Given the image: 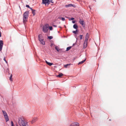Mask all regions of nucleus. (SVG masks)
Wrapping results in <instances>:
<instances>
[{
    "label": "nucleus",
    "mask_w": 126,
    "mask_h": 126,
    "mask_svg": "<svg viewBox=\"0 0 126 126\" xmlns=\"http://www.w3.org/2000/svg\"><path fill=\"white\" fill-rule=\"evenodd\" d=\"M72 46H69L67 47L66 49V51H68L70 50Z\"/></svg>",
    "instance_id": "nucleus-19"
},
{
    "label": "nucleus",
    "mask_w": 126,
    "mask_h": 126,
    "mask_svg": "<svg viewBox=\"0 0 126 126\" xmlns=\"http://www.w3.org/2000/svg\"><path fill=\"white\" fill-rule=\"evenodd\" d=\"M35 10L34 9H33L32 11V13L33 14V16H34L35 15Z\"/></svg>",
    "instance_id": "nucleus-21"
},
{
    "label": "nucleus",
    "mask_w": 126,
    "mask_h": 126,
    "mask_svg": "<svg viewBox=\"0 0 126 126\" xmlns=\"http://www.w3.org/2000/svg\"><path fill=\"white\" fill-rule=\"evenodd\" d=\"M11 42H12L11 40Z\"/></svg>",
    "instance_id": "nucleus-42"
},
{
    "label": "nucleus",
    "mask_w": 126,
    "mask_h": 126,
    "mask_svg": "<svg viewBox=\"0 0 126 126\" xmlns=\"http://www.w3.org/2000/svg\"><path fill=\"white\" fill-rule=\"evenodd\" d=\"M45 62L46 63L49 65L50 66H51L53 64V63H50L49 62H48L46 60L45 61Z\"/></svg>",
    "instance_id": "nucleus-12"
},
{
    "label": "nucleus",
    "mask_w": 126,
    "mask_h": 126,
    "mask_svg": "<svg viewBox=\"0 0 126 126\" xmlns=\"http://www.w3.org/2000/svg\"><path fill=\"white\" fill-rule=\"evenodd\" d=\"M70 126H79V124L77 122H75L71 124Z\"/></svg>",
    "instance_id": "nucleus-10"
},
{
    "label": "nucleus",
    "mask_w": 126,
    "mask_h": 126,
    "mask_svg": "<svg viewBox=\"0 0 126 126\" xmlns=\"http://www.w3.org/2000/svg\"><path fill=\"white\" fill-rule=\"evenodd\" d=\"M63 75V73H60L59 74V75H56V77H57L60 78L62 77Z\"/></svg>",
    "instance_id": "nucleus-15"
},
{
    "label": "nucleus",
    "mask_w": 126,
    "mask_h": 126,
    "mask_svg": "<svg viewBox=\"0 0 126 126\" xmlns=\"http://www.w3.org/2000/svg\"><path fill=\"white\" fill-rule=\"evenodd\" d=\"M72 5H71V7L72 6L74 8H75L76 7V6L75 5L72 4Z\"/></svg>",
    "instance_id": "nucleus-32"
},
{
    "label": "nucleus",
    "mask_w": 126,
    "mask_h": 126,
    "mask_svg": "<svg viewBox=\"0 0 126 126\" xmlns=\"http://www.w3.org/2000/svg\"><path fill=\"white\" fill-rule=\"evenodd\" d=\"M72 5L71 4H69L67 5H66L65 6V7L66 8L70 7H71Z\"/></svg>",
    "instance_id": "nucleus-18"
},
{
    "label": "nucleus",
    "mask_w": 126,
    "mask_h": 126,
    "mask_svg": "<svg viewBox=\"0 0 126 126\" xmlns=\"http://www.w3.org/2000/svg\"><path fill=\"white\" fill-rule=\"evenodd\" d=\"M49 29L51 31L53 30V28L51 26H49L48 27V29Z\"/></svg>",
    "instance_id": "nucleus-23"
},
{
    "label": "nucleus",
    "mask_w": 126,
    "mask_h": 126,
    "mask_svg": "<svg viewBox=\"0 0 126 126\" xmlns=\"http://www.w3.org/2000/svg\"><path fill=\"white\" fill-rule=\"evenodd\" d=\"M38 39L41 43L43 45H44L45 44V42L44 41V38L41 34H39L38 35Z\"/></svg>",
    "instance_id": "nucleus-3"
},
{
    "label": "nucleus",
    "mask_w": 126,
    "mask_h": 126,
    "mask_svg": "<svg viewBox=\"0 0 126 126\" xmlns=\"http://www.w3.org/2000/svg\"><path fill=\"white\" fill-rule=\"evenodd\" d=\"M75 19V18H73V17H71L70 19H69V20H74Z\"/></svg>",
    "instance_id": "nucleus-31"
},
{
    "label": "nucleus",
    "mask_w": 126,
    "mask_h": 126,
    "mask_svg": "<svg viewBox=\"0 0 126 126\" xmlns=\"http://www.w3.org/2000/svg\"><path fill=\"white\" fill-rule=\"evenodd\" d=\"M26 7H27L28 8H30V6L28 5H26Z\"/></svg>",
    "instance_id": "nucleus-33"
},
{
    "label": "nucleus",
    "mask_w": 126,
    "mask_h": 126,
    "mask_svg": "<svg viewBox=\"0 0 126 126\" xmlns=\"http://www.w3.org/2000/svg\"><path fill=\"white\" fill-rule=\"evenodd\" d=\"M86 60V58H85L84 60L82 61H81L79 62L78 64V65H79V64H81L83 63Z\"/></svg>",
    "instance_id": "nucleus-11"
},
{
    "label": "nucleus",
    "mask_w": 126,
    "mask_h": 126,
    "mask_svg": "<svg viewBox=\"0 0 126 126\" xmlns=\"http://www.w3.org/2000/svg\"><path fill=\"white\" fill-rule=\"evenodd\" d=\"M54 44L52 43L51 44V45H50V46L52 47L53 45Z\"/></svg>",
    "instance_id": "nucleus-38"
},
{
    "label": "nucleus",
    "mask_w": 126,
    "mask_h": 126,
    "mask_svg": "<svg viewBox=\"0 0 126 126\" xmlns=\"http://www.w3.org/2000/svg\"><path fill=\"white\" fill-rule=\"evenodd\" d=\"M19 8H20V6H19Z\"/></svg>",
    "instance_id": "nucleus-41"
},
{
    "label": "nucleus",
    "mask_w": 126,
    "mask_h": 126,
    "mask_svg": "<svg viewBox=\"0 0 126 126\" xmlns=\"http://www.w3.org/2000/svg\"><path fill=\"white\" fill-rule=\"evenodd\" d=\"M42 3L45 5L46 6L47 5L48 6L49 4H50V2L52 3H54L53 0H42Z\"/></svg>",
    "instance_id": "nucleus-6"
},
{
    "label": "nucleus",
    "mask_w": 126,
    "mask_h": 126,
    "mask_svg": "<svg viewBox=\"0 0 126 126\" xmlns=\"http://www.w3.org/2000/svg\"><path fill=\"white\" fill-rule=\"evenodd\" d=\"M12 74H11L10 76V79H9L11 81H12Z\"/></svg>",
    "instance_id": "nucleus-29"
},
{
    "label": "nucleus",
    "mask_w": 126,
    "mask_h": 126,
    "mask_svg": "<svg viewBox=\"0 0 126 126\" xmlns=\"http://www.w3.org/2000/svg\"><path fill=\"white\" fill-rule=\"evenodd\" d=\"M66 18H68V17H66Z\"/></svg>",
    "instance_id": "nucleus-43"
},
{
    "label": "nucleus",
    "mask_w": 126,
    "mask_h": 126,
    "mask_svg": "<svg viewBox=\"0 0 126 126\" xmlns=\"http://www.w3.org/2000/svg\"><path fill=\"white\" fill-rule=\"evenodd\" d=\"M53 26L54 27H57V25H53Z\"/></svg>",
    "instance_id": "nucleus-37"
},
{
    "label": "nucleus",
    "mask_w": 126,
    "mask_h": 126,
    "mask_svg": "<svg viewBox=\"0 0 126 126\" xmlns=\"http://www.w3.org/2000/svg\"><path fill=\"white\" fill-rule=\"evenodd\" d=\"M3 45V41L2 40H0V51H1L2 50Z\"/></svg>",
    "instance_id": "nucleus-8"
},
{
    "label": "nucleus",
    "mask_w": 126,
    "mask_h": 126,
    "mask_svg": "<svg viewBox=\"0 0 126 126\" xmlns=\"http://www.w3.org/2000/svg\"><path fill=\"white\" fill-rule=\"evenodd\" d=\"M53 38V37L52 36H47V38L49 40H51Z\"/></svg>",
    "instance_id": "nucleus-22"
},
{
    "label": "nucleus",
    "mask_w": 126,
    "mask_h": 126,
    "mask_svg": "<svg viewBox=\"0 0 126 126\" xmlns=\"http://www.w3.org/2000/svg\"><path fill=\"white\" fill-rule=\"evenodd\" d=\"M29 15V11H26L23 14V22L24 24L27 21L28 19Z\"/></svg>",
    "instance_id": "nucleus-2"
},
{
    "label": "nucleus",
    "mask_w": 126,
    "mask_h": 126,
    "mask_svg": "<svg viewBox=\"0 0 126 126\" xmlns=\"http://www.w3.org/2000/svg\"><path fill=\"white\" fill-rule=\"evenodd\" d=\"M91 6H89V8L90 9H91Z\"/></svg>",
    "instance_id": "nucleus-40"
},
{
    "label": "nucleus",
    "mask_w": 126,
    "mask_h": 126,
    "mask_svg": "<svg viewBox=\"0 0 126 126\" xmlns=\"http://www.w3.org/2000/svg\"><path fill=\"white\" fill-rule=\"evenodd\" d=\"M29 9H30L32 11V10H33V9H32V8L31 7H30V8H29Z\"/></svg>",
    "instance_id": "nucleus-36"
},
{
    "label": "nucleus",
    "mask_w": 126,
    "mask_h": 126,
    "mask_svg": "<svg viewBox=\"0 0 126 126\" xmlns=\"http://www.w3.org/2000/svg\"><path fill=\"white\" fill-rule=\"evenodd\" d=\"M59 27L60 28V27Z\"/></svg>",
    "instance_id": "nucleus-44"
},
{
    "label": "nucleus",
    "mask_w": 126,
    "mask_h": 126,
    "mask_svg": "<svg viewBox=\"0 0 126 126\" xmlns=\"http://www.w3.org/2000/svg\"><path fill=\"white\" fill-rule=\"evenodd\" d=\"M88 38H85V40L84 42V44H83V48H85L87 46V42L88 40Z\"/></svg>",
    "instance_id": "nucleus-7"
},
{
    "label": "nucleus",
    "mask_w": 126,
    "mask_h": 126,
    "mask_svg": "<svg viewBox=\"0 0 126 126\" xmlns=\"http://www.w3.org/2000/svg\"><path fill=\"white\" fill-rule=\"evenodd\" d=\"M18 123L21 126H29L28 122L24 120L23 119L21 118H19Z\"/></svg>",
    "instance_id": "nucleus-1"
},
{
    "label": "nucleus",
    "mask_w": 126,
    "mask_h": 126,
    "mask_svg": "<svg viewBox=\"0 0 126 126\" xmlns=\"http://www.w3.org/2000/svg\"><path fill=\"white\" fill-rule=\"evenodd\" d=\"M76 29V30L75 31L76 32H77H77H78V29Z\"/></svg>",
    "instance_id": "nucleus-35"
},
{
    "label": "nucleus",
    "mask_w": 126,
    "mask_h": 126,
    "mask_svg": "<svg viewBox=\"0 0 126 126\" xmlns=\"http://www.w3.org/2000/svg\"><path fill=\"white\" fill-rule=\"evenodd\" d=\"M72 22L74 24L75 23V22H76V21L75 20H73Z\"/></svg>",
    "instance_id": "nucleus-34"
},
{
    "label": "nucleus",
    "mask_w": 126,
    "mask_h": 126,
    "mask_svg": "<svg viewBox=\"0 0 126 126\" xmlns=\"http://www.w3.org/2000/svg\"><path fill=\"white\" fill-rule=\"evenodd\" d=\"M80 38V39L81 40L82 39V37L83 36V35H79Z\"/></svg>",
    "instance_id": "nucleus-27"
},
{
    "label": "nucleus",
    "mask_w": 126,
    "mask_h": 126,
    "mask_svg": "<svg viewBox=\"0 0 126 126\" xmlns=\"http://www.w3.org/2000/svg\"><path fill=\"white\" fill-rule=\"evenodd\" d=\"M49 25L48 24H46L43 27V31L45 33L47 32L48 30Z\"/></svg>",
    "instance_id": "nucleus-4"
},
{
    "label": "nucleus",
    "mask_w": 126,
    "mask_h": 126,
    "mask_svg": "<svg viewBox=\"0 0 126 126\" xmlns=\"http://www.w3.org/2000/svg\"><path fill=\"white\" fill-rule=\"evenodd\" d=\"M37 120V118H34L31 121L32 124H33V123L36 121Z\"/></svg>",
    "instance_id": "nucleus-13"
},
{
    "label": "nucleus",
    "mask_w": 126,
    "mask_h": 126,
    "mask_svg": "<svg viewBox=\"0 0 126 126\" xmlns=\"http://www.w3.org/2000/svg\"><path fill=\"white\" fill-rule=\"evenodd\" d=\"M3 60H4L5 62V63H6L8 64V62L7 61H6V60L5 59V57H4V58H3Z\"/></svg>",
    "instance_id": "nucleus-26"
},
{
    "label": "nucleus",
    "mask_w": 126,
    "mask_h": 126,
    "mask_svg": "<svg viewBox=\"0 0 126 126\" xmlns=\"http://www.w3.org/2000/svg\"><path fill=\"white\" fill-rule=\"evenodd\" d=\"M1 36V32L0 31V37Z\"/></svg>",
    "instance_id": "nucleus-39"
},
{
    "label": "nucleus",
    "mask_w": 126,
    "mask_h": 126,
    "mask_svg": "<svg viewBox=\"0 0 126 126\" xmlns=\"http://www.w3.org/2000/svg\"><path fill=\"white\" fill-rule=\"evenodd\" d=\"M2 112H3V115L4 116L6 122L8 121L9 120V118L6 112L3 110H2Z\"/></svg>",
    "instance_id": "nucleus-5"
},
{
    "label": "nucleus",
    "mask_w": 126,
    "mask_h": 126,
    "mask_svg": "<svg viewBox=\"0 0 126 126\" xmlns=\"http://www.w3.org/2000/svg\"><path fill=\"white\" fill-rule=\"evenodd\" d=\"M71 64V63H68L64 65V67L66 68H68L69 67V66Z\"/></svg>",
    "instance_id": "nucleus-16"
},
{
    "label": "nucleus",
    "mask_w": 126,
    "mask_h": 126,
    "mask_svg": "<svg viewBox=\"0 0 126 126\" xmlns=\"http://www.w3.org/2000/svg\"><path fill=\"white\" fill-rule=\"evenodd\" d=\"M89 34L88 33H87L86 34L85 37V38H89Z\"/></svg>",
    "instance_id": "nucleus-25"
},
{
    "label": "nucleus",
    "mask_w": 126,
    "mask_h": 126,
    "mask_svg": "<svg viewBox=\"0 0 126 126\" xmlns=\"http://www.w3.org/2000/svg\"><path fill=\"white\" fill-rule=\"evenodd\" d=\"M11 126H14V124L13 121H11Z\"/></svg>",
    "instance_id": "nucleus-28"
},
{
    "label": "nucleus",
    "mask_w": 126,
    "mask_h": 126,
    "mask_svg": "<svg viewBox=\"0 0 126 126\" xmlns=\"http://www.w3.org/2000/svg\"><path fill=\"white\" fill-rule=\"evenodd\" d=\"M72 32L76 35L77 34H78V33H77V32H76L75 31H73Z\"/></svg>",
    "instance_id": "nucleus-30"
},
{
    "label": "nucleus",
    "mask_w": 126,
    "mask_h": 126,
    "mask_svg": "<svg viewBox=\"0 0 126 126\" xmlns=\"http://www.w3.org/2000/svg\"><path fill=\"white\" fill-rule=\"evenodd\" d=\"M55 49L58 52H59V51L61 50H62L61 49H59V47L57 46H56L55 47Z\"/></svg>",
    "instance_id": "nucleus-14"
},
{
    "label": "nucleus",
    "mask_w": 126,
    "mask_h": 126,
    "mask_svg": "<svg viewBox=\"0 0 126 126\" xmlns=\"http://www.w3.org/2000/svg\"><path fill=\"white\" fill-rule=\"evenodd\" d=\"M58 18L60 19L61 20L63 21H64L65 20V18H64L61 17H58Z\"/></svg>",
    "instance_id": "nucleus-20"
},
{
    "label": "nucleus",
    "mask_w": 126,
    "mask_h": 126,
    "mask_svg": "<svg viewBox=\"0 0 126 126\" xmlns=\"http://www.w3.org/2000/svg\"><path fill=\"white\" fill-rule=\"evenodd\" d=\"M76 42L75 43H74L73 44V46H72V47L74 45H76L77 44V41L78 39L76 37Z\"/></svg>",
    "instance_id": "nucleus-24"
},
{
    "label": "nucleus",
    "mask_w": 126,
    "mask_h": 126,
    "mask_svg": "<svg viewBox=\"0 0 126 126\" xmlns=\"http://www.w3.org/2000/svg\"><path fill=\"white\" fill-rule=\"evenodd\" d=\"M73 28L75 29H78V26L77 24H74L73 25Z\"/></svg>",
    "instance_id": "nucleus-17"
},
{
    "label": "nucleus",
    "mask_w": 126,
    "mask_h": 126,
    "mask_svg": "<svg viewBox=\"0 0 126 126\" xmlns=\"http://www.w3.org/2000/svg\"><path fill=\"white\" fill-rule=\"evenodd\" d=\"M79 22L80 24L82 25L83 27H84L85 26V24L84 23V22L83 20H81V19H80Z\"/></svg>",
    "instance_id": "nucleus-9"
}]
</instances>
